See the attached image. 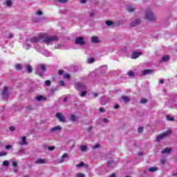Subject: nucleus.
<instances>
[{"label":"nucleus","mask_w":177,"mask_h":177,"mask_svg":"<svg viewBox=\"0 0 177 177\" xmlns=\"http://www.w3.org/2000/svg\"><path fill=\"white\" fill-rule=\"evenodd\" d=\"M127 75H129L130 78H132V77H135V72H133V71H129L127 73Z\"/></svg>","instance_id":"24"},{"label":"nucleus","mask_w":177,"mask_h":177,"mask_svg":"<svg viewBox=\"0 0 177 177\" xmlns=\"http://www.w3.org/2000/svg\"><path fill=\"white\" fill-rule=\"evenodd\" d=\"M33 21H35V23H39V21H41V19H39V18H34L33 19Z\"/></svg>","instance_id":"46"},{"label":"nucleus","mask_w":177,"mask_h":177,"mask_svg":"<svg viewBox=\"0 0 177 177\" xmlns=\"http://www.w3.org/2000/svg\"><path fill=\"white\" fill-rule=\"evenodd\" d=\"M149 172H156L157 171H158V167H150L148 169Z\"/></svg>","instance_id":"21"},{"label":"nucleus","mask_w":177,"mask_h":177,"mask_svg":"<svg viewBox=\"0 0 177 177\" xmlns=\"http://www.w3.org/2000/svg\"><path fill=\"white\" fill-rule=\"evenodd\" d=\"M145 19L149 21H156L157 17L154 15V12L150 10H147L145 12Z\"/></svg>","instance_id":"3"},{"label":"nucleus","mask_w":177,"mask_h":177,"mask_svg":"<svg viewBox=\"0 0 177 177\" xmlns=\"http://www.w3.org/2000/svg\"><path fill=\"white\" fill-rule=\"evenodd\" d=\"M84 162H81L80 163L76 165L77 168H80L81 167H84Z\"/></svg>","instance_id":"39"},{"label":"nucleus","mask_w":177,"mask_h":177,"mask_svg":"<svg viewBox=\"0 0 177 177\" xmlns=\"http://www.w3.org/2000/svg\"><path fill=\"white\" fill-rule=\"evenodd\" d=\"M7 155H8V153H6V152L0 153V157H2L3 156H7Z\"/></svg>","instance_id":"53"},{"label":"nucleus","mask_w":177,"mask_h":177,"mask_svg":"<svg viewBox=\"0 0 177 177\" xmlns=\"http://www.w3.org/2000/svg\"><path fill=\"white\" fill-rule=\"evenodd\" d=\"M122 100L126 102V103H128V102H130L129 97L128 96H122Z\"/></svg>","instance_id":"26"},{"label":"nucleus","mask_w":177,"mask_h":177,"mask_svg":"<svg viewBox=\"0 0 177 177\" xmlns=\"http://www.w3.org/2000/svg\"><path fill=\"white\" fill-rule=\"evenodd\" d=\"M12 167H14V168H17V162L12 161Z\"/></svg>","instance_id":"43"},{"label":"nucleus","mask_w":177,"mask_h":177,"mask_svg":"<svg viewBox=\"0 0 177 177\" xmlns=\"http://www.w3.org/2000/svg\"><path fill=\"white\" fill-rule=\"evenodd\" d=\"M75 88L77 89V91H84L86 89L85 85L82 84V83H76Z\"/></svg>","instance_id":"9"},{"label":"nucleus","mask_w":177,"mask_h":177,"mask_svg":"<svg viewBox=\"0 0 177 177\" xmlns=\"http://www.w3.org/2000/svg\"><path fill=\"white\" fill-rule=\"evenodd\" d=\"M1 96L3 99H9V90L7 86H4L1 93Z\"/></svg>","instance_id":"6"},{"label":"nucleus","mask_w":177,"mask_h":177,"mask_svg":"<svg viewBox=\"0 0 177 177\" xmlns=\"http://www.w3.org/2000/svg\"><path fill=\"white\" fill-rule=\"evenodd\" d=\"M140 23V19H133L130 23V27H136L137 26H139Z\"/></svg>","instance_id":"7"},{"label":"nucleus","mask_w":177,"mask_h":177,"mask_svg":"<svg viewBox=\"0 0 177 177\" xmlns=\"http://www.w3.org/2000/svg\"><path fill=\"white\" fill-rule=\"evenodd\" d=\"M57 91V88H53L50 90V95H55V92Z\"/></svg>","instance_id":"32"},{"label":"nucleus","mask_w":177,"mask_h":177,"mask_svg":"<svg viewBox=\"0 0 177 177\" xmlns=\"http://www.w3.org/2000/svg\"><path fill=\"white\" fill-rule=\"evenodd\" d=\"M171 133H172V131L168 130V131H165V133L158 136L156 138V142H161V140H162V139L167 138V136H169V135H171Z\"/></svg>","instance_id":"4"},{"label":"nucleus","mask_w":177,"mask_h":177,"mask_svg":"<svg viewBox=\"0 0 177 177\" xmlns=\"http://www.w3.org/2000/svg\"><path fill=\"white\" fill-rule=\"evenodd\" d=\"M15 68H16V70L20 71L23 68V66H21V64H17L15 65Z\"/></svg>","instance_id":"28"},{"label":"nucleus","mask_w":177,"mask_h":177,"mask_svg":"<svg viewBox=\"0 0 177 177\" xmlns=\"http://www.w3.org/2000/svg\"><path fill=\"white\" fill-rule=\"evenodd\" d=\"M93 16H95V12L90 13V17H93Z\"/></svg>","instance_id":"60"},{"label":"nucleus","mask_w":177,"mask_h":177,"mask_svg":"<svg viewBox=\"0 0 177 177\" xmlns=\"http://www.w3.org/2000/svg\"><path fill=\"white\" fill-rule=\"evenodd\" d=\"M29 42H30V41H28V39H27L25 45H24L25 49H26V50H28V49H30V48H31V45L30 44Z\"/></svg>","instance_id":"20"},{"label":"nucleus","mask_w":177,"mask_h":177,"mask_svg":"<svg viewBox=\"0 0 177 177\" xmlns=\"http://www.w3.org/2000/svg\"><path fill=\"white\" fill-rule=\"evenodd\" d=\"M3 167H8V166L9 165V161H8V160H4V161L3 162Z\"/></svg>","instance_id":"40"},{"label":"nucleus","mask_w":177,"mask_h":177,"mask_svg":"<svg viewBox=\"0 0 177 177\" xmlns=\"http://www.w3.org/2000/svg\"><path fill=\"white\" fill-rule=\"evenodd\" d=\"M75 44L76 45H80L81 46H85L86 45V42H85V40H84V37H76Z\"/></svg>","instance_id":"5"},{"label":"nucleus","mask_w":177,"mask_h":177,"mask_svg":"<svg viewBox=\"0 0 177 177\" xmlns=\"http://www.w3.org/2000/svg\"><path fill=\"white\" fill-rule=\"evenodd\" d=\"M114 109H120V105L115 104L114 106Z\"/></svg>","instance_id":"62"},{"label":"nucleus","mask_w":177,"mask_h":177,"mask_svg":"<svg viewBox=\"0 0 177 177\" xmlns=\"http://www.w3.org/2000/svg\"><path fill=\"white\" fill-rule=\"evenodd\" d=\"M22 142L20 143V145H28V142H27L26 138V137H22L21 138Z\"/></svg>","instance_id":"22"},{"label":"nucleus","mask_w":177,"mask_h":177,"mask_svg":"<svg viewBox=\"0 0 177 177\" xmlns=\"http://www.w3.org/2000/svg\"><path fill=\"white\" fill-rule=\"evenodd\" d=\"M172 151V149L166 148L163 151H161L162 154H169Z\"/></svg>","instance_id":"14"},{"label":"nucleus","mask_w":177,"mask_h":177,"mask_svg":"<svg viewBox=\"0 0 177 177\" xmlns=\"http://www.w3.org/2000/svg\"><path fill=\"white\" fill-rule=\"evenodd\" d=\"M150 74H153V70L151 69H146L142 71V75H149Z\"/></svg>","instance_id":"10"},{"label":"nucleus","mask_w":177,"mask_h":177,"mask_svg":"<svg viewBox=\"0 0 177 177\" xmlns=\"http://www.w3.org/2000/svg\"><path fill=\"white\" fill-rule=\"evenodd\" d=\"M58 73H59V75H63V74L64 73V70H59Z\"/></svg>","instance_id":"54"},{"label":"nucleus","mask_w":177,"mask_h":177,"mask_svg":"<svg viewBox=\"0 0 177 177\" xmlns=\"http://www.w3.org/2000/svg\"><path fill=\"white\" fill-rule=\"evenodd\" d=\"M55 115L60 122H66V118L62 113H57Z\"/></svg>","instance_id":"8"},{"label":"nucleus","mask_w":177,"mask_h":177,"mask_svg":"<svg viewBox=\"0 0 177 177\" xmlns=\"http://www.w3.org/2000/svg\"><path fill=\"white\" fill-rule=\"evenodd\" d=\"M10 131H11L12 132H13V131H15V127H14V126L10 127Z\"/></svg>","instance_id":"56"},{"label":"nucleus","mask_w":177,"mask_h":177,"mask_svg":"<svg viewBox=\"0 0 177 177\" xmlns=\"http://www.w3.org/2000/svg\"><path fill=\"white\" fill-rule=\"evenodd\" d=\"M6 6H8V8H10L12 6V1L8 0L6 1Z\"/></svg>","instance_id":"34"},{"label":"nucleus","mask_w":177,"mask_h":177,"mask_svg":"<svg viewBox=\"0 0 177 177\" xmlns=\"http://www.w3.org/2000/svg\"><path fill=\"white\" fill-rule=\"evenodd\" d=\"M62 131V127H60V126H56V127H53V128L50 130V131L52 132V133L56 132V131Z\"/></svg>","instance_id":"11"},{"label":"nucleus","mask_w":177,"mask_h":177,"mask_svg":"<svg viewBox=\"0 0 177 177\" xmlns=\"http://www.w3.org/2000/svg\"><path fill=\"white\" fill-rule=\"evenodd\" d=\"M166 118L167 121H175V119L174 118H171L169 115H167Z\"/></svg>","instance_id":"30"},{"label":"nucleus","mask_w":177,"mask_h":177,"mask_svg":"<svg viewBox=\"0 0 177 177\" xmlns=\"http://www.w3.org/2000/svg\"><path fill=\"white\" fill-rule=\"evenodd\" d=\"M59 85H61V86H63V85H64V81H59Z\"/></svg>","instance_id":"57"},{"label":"nucleus","mask_w":177,"mask_h":177,"mask_svg":"<svg viewBox=\"0 0 177 177\" xmlns=\"http://www.w3.org/2000/svg\"><path fill=\"white\" fill-rule=\"evenodd\" d=\"M86 91H82L80 96H82V97H84V96H86Z\"/></svg>","instance_id":"47"},{"label":"nucleus","mask_w":177,"mask_h":177,"mask_svg":"<svg viewBox=\"0 0 177 177\" xmlns=\"http://www.w3.org/2000/svg\"><path fill=\"white\" fill-rule=\"evenodd\" d=\"M71 121H73V122L77 121V118L75 117V115H71Z\"/></svg>","instance_id":"36"},{"label":"nucleus","mask_w":177,"mask_h":177,"mask_svg":"<svg viewBox=\"0 0 177 177\" xmlns=\"http://www.w3.org/2000/svg\"><path fill=\"white\" fill-rule=\"evenodd\" d=\"M126 9L129 12V13L135 12V8H133L132 6H127Z\"/></svg>","instance_id":"17"},{"label":"nucleus","mask_w":177,"mask_h":177,"mask_svg":"<svg viewBox=\"0 0 177 177\" xmlns=\"http://www.w3.org/2000/svg\"><path fill=\"white\" fill-rule=\"evenodd\" d=\"M88 149V147L86 145H82L80 147V149L82 151H86V150Z\"/></svg>","instance_id":"35"},{"label":"nucleus","mask_w":177,"mask_h":177,"mask_svg":"<svg viewBox=\"0 0 177 177\" xmlns=\"http://www.w3.org/2000/svg\"><path fill=\"white\" fill-rule=\"evenodd\" d=\"M142 53H133L131 55V59H138V57H139V56H141Z\"/></svg>","instance_id":"13"},{"label":"nucleus","mask_w":177,"mask_h":177,"mask_svg":"<svg viewBox=\"0 0 177 177\" xmlns=\"http://www.w3.org/2000/svg\"><path fill=\"white\" fill-rule=\"evenodd\" d=\"M58 2L59 3H66V2H68V0H58Z\"/></svg>","instance_id":"45"},{"label":"nucleus","mask_w":177,"mask_h":177,"mask_svg":"<svg viewBox=\"0 0 177 177\" xmlns=\"http://www.w3.org/2000/svg\"><path fill=\"white\" fill-rule=\"evenodd\" d=\"M46 71V65L44 64H40L37 66L36 69V74L39 77H44L45 75V72Z\"/></svg>","instance_id":"2"},{"label":"nucleus","mask_w":177,"mask_h":177,"mask_svg":"<svg viewBox=\"0 0 177 177\" xmlns=\"http://www.w3.org/2000/svg\"><path fill=\"white\" fill-rule=\"evenodd\" d=\"M91 42H93V44H99L100 41L99 40V38L97 37L94 36L91 37Z\"/></svg>","instance_id":"15"},{"label":"nucleus","mask_w":177,"mask_h":177,"mask_svg":"<svg viewBox=\"0 0 177 177\" xmlns=\"http://www.w3.org/2000/svg\"><path fill=\"white\" fill-rule=\"evenodd\" d=\"M140 103H141V104H145L147 103V100L145 98H142L140 100Z\"/></svg>","instance_id":"38"},{"label":"nucleus","mask_w":177,"mask_h":177,"mask_svg":"<svg viewBox=\"0 0 177 177\" xmlns=\"http://www.w3.org/2000/svg\"><path fill=\"white\" fill-rule=\"evenodd\" d=\"M67 157H68V153H64L62 156V159L59 160V164H62V162H64V158H67Z\"/></svg>","instance_id":"16"},{"label":"nucleus","mask_w":177,"mask_h":177,"mask_svg":"<svg viewBox=\"0 0 177 177\" xmlns=\"http://www.w3.org/2000/svg\"><path fill=\"white\" fill-rule=\"evenodd\" d=\"M113 164H114V160H113L112 159H111L110 160H109L107 162L108 167H111V165H113Z\"/></svg>","instance_id":"37"},{"label":"nucleus","mask_w":177,"mask_h":177,"mask_svg":"<svg viewBox=\"0 0 177 177\" xmlns=\"http://www.w3.org/2000/svg\"><path fill=\"white\" fill-rule=\"evenodd\" d=\"M11 147H12V145H8L6 146L5 149H6V150H9V149H10Z\"/></svg>","instance_id":"55"},{"label":"nucleus","mask_w":177,"mask_h":177,"mask_svg":"<svg viewBox=\"0 0 177 177\" xmlns=\"http://www.w3.org/2000/svg\"><path fill=\"white\" fill-rule=\"evenodd\" d=\"M45 85L46 86H49L50 85V80H46Z\"/></svg>","instance_id":"44"},{"label":"nucleus","mask_w":177,"mask_h":177,"mask_svg":"<svg viewBox=\"0 0 177 177\" xmlns=\"http://www.w3.org/2000/svg\"><path fill=\"white\" fill-rule=\"evenodd\" d=\"M88 63L89 64H92V63H95V58L91 57L88 59Z\"/></svg>","instance_id":"33"},{"label":"nucleus","mask_w":177,"mask_h":177,"mask_svg":"<svg viewBox=\"0 0 177 177\" xmlns=\"http://www.w3.org/2000/svg\"><path fill=\"white\" fill-rule=\"evenodd\" d=\"M81 3H86V0H80Z\"/></svg>","instance_id":"63"},{"label":"nucleus","mask_w":177,"mask_h":177,"mask_svg":"<svg viewBox=\"0 0 177 177\" xmlns=\"http://www.w3.org/2000/svg\"><path fill=\"white\" fill-rule=\"evenodd\" d=\"M39 39H42V42L44 44H46L48 46L52 45V42H56V41H59V37L55 35H47L46 34H42L39 36V37H33L29 39V42L32 44H37V42H39Z\"/></svg>","instance_id":"1"},{"label":"nucleus","mask_w":177,"mask_h":177,"mask_svg":"<svg viewBox=\"0 0 177 177\" xmlns=\"http://www.w3.org/2000/svg\"><path fill=\"white\" fill-rule=\"evenodd\" d=\"M100 147V145L97 144L94 147H93V149H99Z\"/></svg>","instance_id":"52"},{"label":"nucleus","mask_w":177,"mask_h":177,"mask_svg":"<svg viewBox=\"0 0 177 177\" xmlns=\"http://www.w3.org/2000/svg\"><path fill=\"white\" fill-rule=\"evenodd\" d=\"M61 13H67V10L64 9L61 11Z\"/></svg>","instance_id":"64"},{"label":"nucleus","mask_w":177,"mask_h":177,"mask_svg":"<svg viewBox=\"0 0 177 177\" xmlns=\"http://www.w3.org/2000/svg\"><path fill=\"white\" fill-rule=\"evenodd\" d=\"M143 127H140V128H138V133H142V132H143Z\"/></svg>","instance_id":"48"},{"label":"nucleus","mask_w":177,"mask_h":177,"mask_svg":"<svg viewBox=\"0 0 177 177\" xmlns=\"http://www.w3.org/2000/svg\"><path fill=\"white\" fill-rule=\"evenodd\" d=\"M93 97H97L98 95L96 93H93Z\"/></svg>","instance_id":"59"},{"label":"nucleus","mask_w":177,"mask_h":177,"mask_svg":"<svg viewBox=\"0 0 177 177\" xmlns=\"http://www.w3.org/2000/svg\"><path fill=\"white\" fill-rule=\"evenodd\" d=\"M46 160L45 159L39 158L35 162V164H45Z\"/></svg>","instance_id":"19"},{"label":"nucleus","mask_w":177,"mask_h":177,"mask_svg":"<svg viewBox=\"0 0 177 177\" xmlns=\"http://www.w3.org/2000/svg\"><path fill=\"white\" fill-rule=\"evenodd\" d=\"M99 111L100 113H105L106 112V109H104V108H100Z\"/></svg>","instance_id":"50"},{"label":"nucleus","mask_w":177,"mask_h":177,"mask_svg":"<svg viewBox=\"0 0 177 177\" xmlns=\"http://www.w3.org/2000/svg\"><path fill=\"white\" fill-rule=\"evenodd\" d=\"M160 163L162 164V165H165V164L167 163V158H162L160 159Z\"/></svg>","instance_id":"29"},{"label":"nucleus","mask_w":177,"mask_h":177,"mask_svg":"<svg viewBox=\"0 0 177 177\" xmlns=\"http://www.w3.org/2000/svg\"><path fill=\"white\" fill-rule=\"evenodd\" d=\"M77 177H85V174H83L82 173H79L77 174Z\"/></svg>","instance_id":"49"},{"label":"nucleus","mask_w":177,"mask_h":177,"mask_svg":"<svg viewBox=\"0 0 177 177\" xmlns=\"http://www.w3.org/2000/svg\"><path fill=\"white\" fill-rule=\"evenodd\" d=\"M26 68L27 70V73H28L29 74H31V73H32V67L31 66V65H26Z\"/></svg>","instance_id":"18"},{"label":"nucleus","mask_w":177,"mask_h":177,"mask_svg":"<svg viewBox=\"0 0 177 177\" xmlns=\"http://www.w3.org/2000/svg\"><path fill=\"white\" fill-rule=\"evenodd\" d=\"M163 62H168L169 60V55H165L162 58Z\"/></svg>","instance_id":"31"},{"label":"nucleus","mask_w":177,"mask_h":177,"mask_svg":"<svg viewBox=\"0 0 177 177\" xmlns=\"http://www.w3.org/2000/svg\"><path fill=\"white\" fill-rule=\"evenodd\" d=\"M46 97L42 96V95H38L37 97H36V100H37V102H41L43 100V102L46 101Z\"/></svg>","instance_id":"12"},{"label":"nucleus","mask_w":177,"mask_h":177,"mask_svg":"<svg viewBox=\"0 0 177 177\" xmlns=\"http://www.w3.org/2000/svg\"><path fill=\"white\" fill-rule=\"evenodd\" d=\"M27 111H32L35 110L34 106L32 105H28L26 107Z\"/></svg>","instance_id":"23"},{"label":"nucleus","mask_w":177,"mask_h":177,"mask_svg":"<svg viewBox=\"0 0 177 177\" xmlns=\"http://www.w3.org/2000/svg\"><path fill=\"white\" fill-rule=\"evenodd\" d=\"M70 74H68V73H65L64 75V78H65L66 80H68V78H70Z\"/></svg>","instance_id":"42"},{"label":"nucleus","mask_w":177,"mask_h":177,"mask_svg":"<svg viewBox=\"0 0 177 177\" xmlns=\"http://www.w3.org/2000/svg\"><path fill=\"white\" fill-rule=\"evenodd\" d=\"M36 15H37L38 16H42V15H44V12H42L41 10H38L36 12Z\"/></svg>","instance_id":"41"},{"label":"nucleus","mask_w":177,"mask_h":177,"mask_svg":"<svg viewBox=\"0 0 177 177\" xmlns=\"http://www.w3.org/2000/svg\"><path fill=\"white\" fill-rule=\"evenodd\" d=\"M19 156H21V154H26V149L24 148H21L18 153Z\"/></svg>","instance_id":"25"},{"label":"nucleus","mask_w":177,"mask_h":177,"mask_svg":"<svg viewBox=\"0 0 177 177\" xmlns=\"http://www.w3.org/2000/svg\"><path fill=\"white\" fill-rule=\"evenodd\" d=\"M48 150H49L50 151H52L55 150V147H48Z\"/></svg>","instance_id":"51"},{"label":"nucleus","mask_w":177,"mask_h":177,"mask_svg":"<svg viewBox=\"0 0 177 177\" xmlns=\"http://www.w3.org/2000/svg\"><path fill=\"white\" fill-rule=\"evenodd\" d=\"M103 122H105V123L109 122V120H107V118H104Z\"/></svg>","instance_id":"61"},{"label":"nucleus","mask_w":177,"mask_h":177,"mask_svg":"<svg viewBox=\"0 0 177 177\" xmlns=\"http://www.w3.org/2000/svg\"><path fill=\"white\" fill-rule=\"evenodd\" d=\"M87 131H88V132H91L92 131V127H88L87 128Z\"/></svg>","instance_id":"58"},{"label":"nucleus","mask_w":177,"mask_h":177,"mask_svg":"<svg viewBox=\"0 0 177 177\" xmlns=\"http://www.w3.org/2000/svg\"><path fill=\"white\" fill-rule=\"evenodd\" d=\"M105 24L110 27V26H113L114 24V22L113 21H106Z\"/></svg>","instance_id":"27"}]
</instances>
